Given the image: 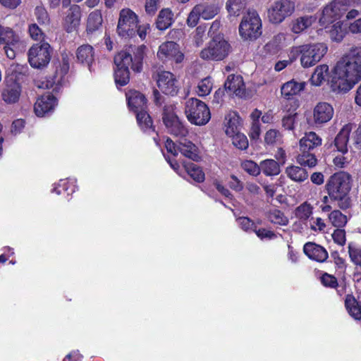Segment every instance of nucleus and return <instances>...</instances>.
Listing matches in <instances>:
<instances>
[{"label":"nucleus","mask_w":361,"mask_h":361,"mask_svg":"<svg viewBox=\"0 0 361 361\" xmlns=\"http://www.w3.org/2000/svg\"><path fill=\"white\" fill-rule=\"evenodd\" d=\"M135 115L136 121L139 128L143 132H155L153 120L149 114V109L138 111L133 113Z\"/></svg>","instance_id":"nucleus-28"},{"label":"nucleus","mask_w":361,"mask_h":361,"mask_svg":"<svg viewBox=\"0 0 361 361\" xmlns=\"http://www.w3.org/2000/svg\"><path fill=\"white\" fill-rule=\"evenodd\" d=\"M241 229L246 232H253L256 228V223L247 216H240L237 219Z\"/></svg>","instance_id":"nucleus-53"},{"label":"nucleus","mask_w":361,"mask_h":361,"mask_svg":"<svg viewBox=\"0 0 361 361\" xmlns=\"http://www.w3.org/2000/svg\"><path fill=\"white\" fill-rule=\"evenodd\" d=\"M329 32L332 41L341 42L347 34L348 30L343 28L341 21H338L331 27Z\"/></svg>","instance_id":"nucleus-41"},{"label":"nucleus","mask_w":361,"mask_h":361,"mask_svg":"<svg viewBox=\"0 0 361 361\" xmlns=\"http://www.w3.org/2000/svg\"><path fill=\"white\" fill-rule=\"evenodd\" d=\"M35 15L39 25H43L49 23V16L44 7L37 6L35 9Z\"/></svg>","instance_id":"nucleus-52"},{"label":"nucleus","mask_w":361,"mask_h":361,"mask_svg":"<svg viewBox=\"0 0 361 361\" xmlns=\"http://www.w3.org/2000/svg\"><path fill=\"white\" fill-rule=\"evenodd\" d=\"M200 7H197L196 5L189 13L186 21L187 25L189 27H194L197 25L200 17L201 16L200 13Z\"/></svg>","instance_id":"nucleus-57"},{"label":"nucleus","mask_w":361,"mask_h":361,"mask_svg":"<svg viewBox=\"0 0 361 361\" xmlns=\"http://www.w3.org/2000/svg\"><path fill=\"white\" fill-rule=\"evenodd\" d=\"M18 42L19 37L11 28L0 25V44L15 47Z\"/></svg>","instance_id":"nucleus-35"},{"label":"nucleus","mask_w":361,"mask_h":361,"mask_svg":"<svg viewBox=\"0 0 361 361\" xmlns=\"http://www.w3.org/2000/svg\"><path fill=\"white\" fill-rule=\"evenodd\" d=\"M280 164L274 159H265L260 163V169L267 176H277L281 172Z\"/></svg>","instance_id":"nucleus-37"},{"label":"nucleus","mask_w":361,"mask_h":361,"mask_svg":"<svg viewBox=\"0 0 361 361\" xmlns=\"http://www.w3.org/2000/svg\"><path fill=\"white\" fill-rule=\"evenodd\" d=\"M267 217L271 223L274 224L286 226L288 223V219L284 213L278 209L269 210L267 213Z\"/></svg>","instance_id":"nucleus-43"},{"label":"nucleus","mask_w":361,"mask_h":361,"mask_svg":"<svg viewBox=\"0 0 361 361\" xmlns=\"http://www.w3.org/2000/svg\"><path fill=\"white\" fill-rule=\"evenodd\" d=\"M329 72V66L326 64L318 66L310 78L311 82L315 86H319L325 80Z\"/></svg>","instance_id":"nucleus-42"},{"label":"nucleus","mask_w":361,"mask_h":361,"mask_svg":"<svg viewBox=\"0 0 361 361\" xmlns=\"http://www.w3.org/2000/svg\"><path fill=\"white\" fill-rule=\"evenodd\" d=\"M103 18L102 11L96 9L92 11L87 16L86 32L87 34H92L98 30L102 25Z\"/></svg>","instance_id":"nucleus-31"},{"label":"nucleus","mask_w":361,"mask_h":361,"mask_svg":"<svg viewBox=\"0 0 361 361\" xmlns=\"http://www.w3.org/2000/svg\"><path fill=\"white\" fill-rule=\"evenodd\" d=\"M207 32V26L200 25L197 27L193 36L194 43L197 47H200L204 42V37Z\"/></svg>","instance_id":"nucleus-58"},{"label":"nucleus","mask_w":361,"mask_h":361,"mask_svg":"<svg viewBox=\"0 0 361 361\" xmlns=\"http://www.w3.org/2000/svg\"><path fill=\"white\" fill-rule=\"evenodd\" d=\"M313 206L307 201H305L295 209V216L301 222L305 224L310 220L313 214Z\"/></svg>","instance_id":"nucleus-34"},{"label":"nucleus","mask_w":361,"mask_h":361,"mask_svg":"<svg viewBox=\"0 0 361 361\" xmlns=\"http://www.w3.org/2000/svg\"><path fill=\"white\" fill-rule=\"evenodd\" d=\"M166 126L170 134L179 137L180 139L185 137L188 134V130L179 118L176 119Z\"/></svg>","instance_id":"nucleus-36"},{"label":"nucleus","mask_w":361,"mask_h":361,"mask_svg":"<svg viewBox=\"0 0 361 361\" xmlns=\"http://www.w3.org/2000/svg\"><path fill=\"white\" fill-rule=\"evenodd\" d=\"M174 111L175 106L173 104L164 106L162 119L165 126H168V123L178 118Z\"/></svg>","instance_id":"nucleus-49"},{"label":"nucleus","mask_w":361,"mask_h":361,"mask_svg":"<svg viewBox=\"0 0 361 361\" xmlns=\"http://www.w3.org/2000/svg\"><path fill=\"white\" fill-rule=\"evenodd\" d=\"M157 83L161 91L167 95L175 96L179 90L178 81L176 76L169 71L158 73Z\"/></svg>","instance_id":"nucleus-15"},{"label":"nucleus","mask_w":361,"mask_h":361,"mask_svg":"<svg viewBox=\"0 0 361 361\" xmlns=\"http://www.w3.org/2000/svg\"><path fill=\"white\" fill-rule=\"evenodd\" d=\"M246 5L247 0H228L226 2V9L230 15L238 16L243 13Z\"/></svg>","instance_id":"nucleus-39"},{"label":"nucleus","mask_w":361,"mask_h":361,"mask_svg":"<svg viewBox=\"0 0 361 361\" xmlns=\"http://www.w3.org/2000/svg\"><path fill=\"white\" fill-rule=\"evenodd\" d=\"M344 305L350 317L355 320H361V305L353 294L345 295Z\"/></svg>","instance_id":"nucleus-29"},{"label":"nucleus","mask_w":361,"mask_h":361,"mask_svg":"<svg viewBox=\"0 0 361 361\" xmlns=\"http://www.w3.org/2000/svg\"><path fill=\"white\" fill-rule=\"evenodd\" d=\"M22 93L21 85L13 78H6L1 91V98L6 104H17Z\"/></svg>","instance_id":"nucleus-14"},{"label":"nucleus","mask_w":361,"mask_h":361,"mask_svg":"<svg viewBox=\"0 0 361 361\" xmlns=\"http://www.w3.org/2000/svg\"><path fill=\"white\" fill-rule=\"evenodd\" d=\"M224 88L237 97L240 98L245 97V85L241 75H229L224 82Z\"/></svg>","instance_id":"nucleus-22"},{"label":"nucleus","mask_w":361,"mask_h":361,"mask_svg":"<svg viewBox=\"0 0 361 361\" xmlns=\"http://www.w3.org/2000/svg\"><path fill=\"white\" fill-rule=\"evenodd\" d=\"M351 128L348 125L344 126L336 135L334 144L336 150L343 154L348 152V143L349 141Z\"/></svg>","instance_id":"nucleus-27"},{"label":"nucleus","mask_w":361,"mask_h":361,"mask_svg":"<svg viewBox=\"0 0 361 361\" xmlns=\"http://www.w3.org/2000/svg\"><path fill=\"white\" fill-rule=\"evenodd\" d=\"M326 195H324L322 199V205L321 209L323 212H329L332 209L331 203H336L338 204V199L336 197H332L330 192H325Z\"/></svg>","instance_id":"nucleus-54"},{"label":"nucleus","mask_w":361,"mask_h":361,"mask_svg":"<svg viewBox=\"0 0 361 361\" xmlns=\"http://www.w3.org/2000/svg\"><path fill=\"white\" fill-rule=\"evenodd\" d=\"M305 82H298L294 79L285 82L281 88V95L287 99L288 105L293 104V102L296 100L293 97L300 94L305 87Z\"/></svg>","instance_id":"nucleus-23"},{"label":"nucleus","mask_w":361,"mask_h":361,"mask_svg":"<svg viewBox=\"0 0 361 361\" xmlns=\"http://www.w3.org/2000/svg\"><path fill=\"white\" fill-rule=\"evenodd\" d=\"M298 107V100L293 101V104H290V105L288 104H285L284 109L286 111V114L283 116L281 120L282 126L285 130H294L298 116L296 110Z\"/></svg>","instance_id":"nucleus-24"},{"label":"nucleus","mask_w":361,"mask_h":361,"mask_svg":"<svg viewBox=\"0 0 361 361\" xmlns=\"http://www.w3.org/2000/svg\"><path fill=\"white\" fill-rule=\"evenodd\" d=\"M348 32L353 35L361 34V18L354 20L348 24Z\"/></svg>","instance_id":"nucleus-64"},{"label":"nucleus","mask_w":361,"mask_h":361,"mask_svg":"<svg viewBox=\"0 0 361 361\" xmlns=\"http://www.w3.org/2000/svg\"><path fill=\"white\" fill-rule=\"evenodd\" d=\"M157 56L161 61L173 60L177 63L182 62L184 59L178 44L174 42L162 43L159 47Z\"/></svg>","instance_id":"nucleus-16"},{"label":"nucleus","mask_w":361,"mask_h":361,"mask_svg":"<svg viewBox=\"0 0 361 361\" xmlns=\"http://www.w3.org/2000/svg\"><path fill=\"white\" fill-rule=\"evenodd\" d=\"M332 239L335 243L343 246L346 243V235L344 229L337 228L331 235Z\"/></svg>","instance_id":"nucleus-59"},{"label":"nucleus","mask_w":361,"mask_h":361,"mask_svg":"<svg viewBox=\"0 0 361 361\" xmlns=\"http://www.w3.org/2000/svg\"><path fill=\"white\" fill-rule=\"evenodd\" d=\"M76 58L80 63L87 66L91 71V67L94 61V48L88 44L80 46L76 50Z\"/></svg>","instance_id":"nucleus-25"},{"label":"nucleus","mask_w":361,"mask_h":361,"mask_svg":"<svg viewBox=\"0 0 361 361\" xmlns=\"http://www.w3.org/2000/svg\"><path fill=\"white\" fill-rule=\"evenodd\" d=\"M213 185L221 195L230 200L233 199V195L230 192V190L228 188L223 185L222 183L219 180L215 179L213 181Z\"/></svg>","instance_id":"nucleus-61"},{"label":"nucleus","mask_w":361,"mask_h":361,"mask_svg":"<svg viewBox=\"0 0 361 361\" xmlns=\"http://www.w3.org/2000/svg\"><path fill=\"white\" fill-rule=\"evenodd\" d=\"M299 143L300 153L296 157L297 162L302 166L314 167L317 159L313 151L322 145V139L315 132L310 131L305 133Z\"/></svg>","instance_id":"nucleus-4"},{"label":"nucleus","mask_w":361,"mask_h":361,"mask_svg":"<svg viewBox=\"0 0 361 361\" xmlns=\"http://www.w3.org/2000/svg\"><path fill=\"white\" fill-rule=\"evenodd\" d=\"M329 219L336 228H343L348 221L347 216L338 209L331 211L329 214Z\"/></svg>","instance_id":"nucleus-45"},{"label":"nucleus","mask_w":361,"mask_h":361,"mask_svg":"<svg viewBox=\"0 0 361 361\" xmlns=\"http://www.w3.org/2000/svg\"><path fill=\"white\" fill-rule=\"evenodd\" d=\"M52 191L59 195H61L65 198H68L74 192V189L73 185H71L68 181L61 180Z\"/></svg>","instance_id":"nucleus-46"},{"label":"nucleus","mask_w":361,"mask_h":361,"mask_svg":"<svg viewBox=\"0 0 361 361\" xmlns=\"http://www.w3.org/2000/svg\"><path fill=\"white\" fill-rule=\"evenodd\" d=\"M187 173L197 183H202L205 179V174L202 169L194 164L188 163L184 165Z\"/></svg>","instance_id":"nucleus-38"},{"label":"nucleus","mask_w":361,"mask_h":361,"mask_svg":"<svg viewBox=\"0 0 361 361\" xmlns=\"http://www.w3.org/2000/svg\"><path fill=\"white\" fill-rule=\"evenodd\" d=\"M286 173L291 180L302 183L308 178V173L306 169L295 165H291L286 169Z\"/></svg>","instance_id":"nucleus-33"},{"label":"nucleus","mask_w":361,"mask_h":361,"mask_svg":"<svg viewBox=\"0 0 361 361\" xmlns=\"http://www.w3.org/2000/svg\"><path fill=\"white\" fill-rule=\"evenodd\" d=\"M328 47L324 43L303 44L300 63L304 68H309L317 63L327 52Z\"/></svg>","instance_id":"nucleus-12"},{"label":"nucleus","mask_w":361,"mask_h":361,"mask_svg":"<svg viewBox=\"0 0 361 361\" xmlns=\"http://www.w3.org/2000/svg\"><path fill=\"white\" fill-rule=\"evenodd\" d=\"M348 252L350 262L356 268L361 269V247L350 242L348 245Z\"/></svg>","instance_id":"nucleus-40"},{"label":"nucleus","mask_w":361,"mask_h":361,"mask_svg":"<svg viewBox=\"0 0 361 361\" xmlns=\"http://www.w3.org/2000/svg\"><path fill=\"white\" fill-rule=\"evenodd\" d=\"M321 283L326 288H336L338 286V282L336 276L326 272L320 276Z\"/></svg>","instance_id":"nucleus-51"},{"label":"nucleus","mask_w":361,"mask_h":361,"mask_svg":"<svg viewBox=\"0 0 361 361\" xmlns=\"http://www.w3.org/2000/svg\"><path fill=\"white\" fill-rule=\"evenodd\" d=\"M28 31L30 37L35 40H39L44 38V33L42 30L36 23L30 25Z\"/></svg>","instance_id":"nucleus-62"},{"label":"nucleus","mask_w":361,"mask_h":361,"mask_svg":"<svg viewBox=\"0 0 361 361\" xmlns=\"http://www.w3.org/2000/svg\"><path fill=\"white\" fill-rule=\"evenodd\" d=\"M232 138L233 145L240 150H245L248 147V140L243 133L239 132L230 136Z\"/></svg>","instance_id":"nucleus-48"},{"label":"nucleus","mask_w":361,"mask_h":361,"mask_svg":"<svg viewBox=\"0 0 361 361\" xmlns=\"http://www.w3.org/2000/svg\"><path fill=\"white\" fill-rule=\"evenodd\" d=\"M311 24L312 20L310 17H299L292 20L291 30L295 34H299L310 27Z\"/></svg>","instance_id":"nucleus-44"},{"label":"nucleus","mask_w":361,"mask_h":361,"mask_svg":"<svg viewBox=\"0 0 361 361\" xmlns=\"http://www.w3.org/2000/svg\"><path fill=\"white\" fill-rule=\"evenodd\" d=\"M281 137V133L276 129L269 130L264 135V141L267 145H273Z\"/></svg>","instance_id":"nucleus-60"},{"label":"nucleus","mask_w":361,"mask_h":361,"mask_svg":"<svg viewBox=\"0 0 361 361\" xmlns=\"http://www.w3.org/2000/svg\"><path fill=\"white\" fill-rule=\"evenodd\" d=\"M144 45L130 46L125 50L118 52L114 57V78L117 88L126 86L130 81V68L135 73L142 70L145 56Z\"/></svg>","instance_id":"nucleus-2"},{"label":"nucleus","mask_w":361,"mask_h":361,"mask_svg":"<svg viewBox=\"0 0 361 361\" xmlns=\"http://www.w3.org/2000/svg\"><path fill=\"white\" fill-rule=\"evenodd\" d=\"M185 113L188 120L196 126H204L211 118V113L207 105L196 98H190L186 102Z\"/></svg>","instance_id":"nucleus-6"},{"label":"nucleus","mask_w":361,"mask_h":361,"mask_svg":"<svg viewBox=\"0 0 361 361\" xmlns=\"http://www.w3.org/2000/svg\"><path fill=\"white\" fill-rule=\"evenodd\" d=\"M350 0H333L323 9L319 23L322 25L333 23L340 19Z\"/></svg>","instance_id":"nucleus-13"},{"label":"nucleus","mask_w":361,"mask_h":361,"mask_svg":"<svg viewBox=\"0 0 361 361\" xmlns=\"http://www.w3.org/2000/svg\"><path fill=\"white\" fill-rule=\"evenodd\" d=\"M239 33L245 40H255L262 35V20L255 10H249L239 25Z\"/></svg>","instance_id":"nucleus-7"},{"label":"nucleus","mask_w":361,"mask_h":361,"mask_svg":"<svg viewBox=\"0 0 361 361\" xmlns=\"http://www.w3.org/2000/svg\"><path fill=\"white\" fill-rule=\"evenodd\" d=\"M331 257L335 264V267L338 270L344 271L346 269L347 264L344 258L340 256L338 251L334 250L331 252Z\"/></svg>","instance_id":"nucleus-56"},{"label":"nucleus","mask_w":361,"mask_h":361,"mask_svg":"<svg viewBox=\"0 0 361 361\" xmlns=\"http://www.w3.org/2000/svg\"><path fill=\"white\" fill-rule=\"evenodd\" d=\"M231 50V46L223 36H214L200 54L201 59L207 61H220L225 59Z\"/></svg>","instance_id":"nucleus-5"},{"label":"nucleus","mask_w":361,"mask_h":361,"mask_svg":"<svg viewBox=\"0 0 361 361\" xmlns=\"http://www.w3.org/2000/svg\"><path fill=\"white\" fill-rule=\"evenodd\" d=\"M197 87L198 95L204 97L210 93L212 89V83L209 78H206L200 81Z\"/></svg>","instance_id":"nucleus-55"},{"label":"nucleus","mask_w":361,"mask_h":361,"mask_svg":"<svg viewBox=\"0 0 361 361\" xmlns=\"http://www.w3.org/2000/svg\"><path fill=\"white\" fill-rule=\"evenodd\" d=\"M178 142V150L184 157L195 161H198L201 159L198 148L192 142L184 137L180 139Z\"/></svg>","instance_id":"nucleus-26"},{"label":"nucleus","mask_w":361,"mask_h":361,"mask_svg":"<svg viewBox=\"0 0 361 361\" xmlns=\"http://www.w3.org/2000/svg\"><path fill=\"white\" fill-rule=\"evenodd\" d=\"M225 133L228 136L233 135L240 131L241 119L237 112L232 111L228 114L225 117Z\"/></svg>","instance_id":"nucleus-30"},{"label":"nucleus","mask_w":361,"mask_h":361,"mask_svg":"<svg viewBox=\"0 0 361 361\" xmlns=\"http://www.w3.org/2000/svg\"><path fill=\"white\" fill-rule=\"evenodd\" d=\"M51 51L52 49L47 42L33 44L27 52L30 65L37 69L46 67L51 60Z\"/></svg>","instance_id":"nucleus-8"},{"label":"nucleus","mask_w":361,"mask_h":361,"mask_svg":"<svg viewBox=\"0 0 361 361\" xmlns=\"http://www.w3.org/2000/svg\"><path fill=\"white\" fill-rule=\"evenodd\" d=\"M56 104L57 99L53 94H44L35 103L34 111L38 117H43L53 112Z\"/></svg>","instance_id":"nucleus-18"},{"label":"nucleus","mask_w":361,"mask_h":361,"mask_svg":"<svg viewBox=\"0 0 361 361\" xmlns=\"http://www.w3.org/2000/svg\"><path fill=\"white\" fill-rule=\"evenodd\" d=\"M303 252L307 257L315 262L323 263L329 258L327 250L314 242H307L303 246Z\"/></svg>","instance_id":"nucleus-21"},{"label":"nucleus","mask_w":361,"mask_h":361,"mask_svg":"<svg viewBox=\"0 0 361 361\" xmlns=\"http://www.w3.org/2000/svg\"><path fill=\"white\" fill-rule=\"evenodd\" d=\"M127 106L130 111L134 113L148 108V100L141 92L130 89L126 92Z\"/></svg>","instance_id":"nucleus-19"},{"label":"nucleus","mask_w":361,"mask_h":361,"mask_svg":"<svg viewBox=\"0 0 361 361\" xmlns=\"http://www.w3.org/2000/svg\"><path fill=\"white\" fill-rule=\"evenodd\" d=\"M241 167L248 174L253 176H257L261 171L260 166H258L252 160H245L243 161L241 163Z\"/></svg>","instance_id":"nucleus-50"},{"label":"nucleus","mask_w":361,"mask_h":361,"mask_svg":"<svg viewBox=\"0 0 361 361\" xmlns=\"http://www.w3.org/2000/svg\"><path fill=\"white\" fill-rule=\"evenodd\" d=\"M70 68V59L67 54L61 55V61L56 66L54 72L47 75L42 82V87L57 92L62 86L63 80Z\"/></svg>","instance_id":"nucleus-9"},{"label":"nucleus","mask_w":361,"mask_h":361,"mask_svg":"<svg viewBox=\"0 0 361 361\" xmlns=\"http://www.w3.org/2000/svg\"><path fill=\"white\" fill-rule=\"evenodd\" d=\"M201 17L204 20L213 18L218 13V8L214 5L197 4Z\"/></svg>","instance_id":"nucleus-47"},{"label":"nucleus","mask_w":361,"mask_h":361,"mask_svg":"<svg viewBox=\"0 0 361 361\" xmlns=\"http://www.w3.org/2000/svg\"><path fill=\"white\" fill-rule=\"evenodd\" d=\"M173 23V13L170 8L161 9L157 16L156 25L159 30L168 29Z\"/></svg>","instance_id":"nucleus-32"},{"label":"nucleus","mask_w":361,"mask_h":361,"mask_svg":"<svg viewBox=\"0 0 361 361\" xmlns=\"http://www.w3.org/2000/svg\"><path fill=\"white\" fill-rule=\"evenodd\" d=\"M361 80V47H353L336 63L330 81L331 90L346 93Z\"/></svg>","instance_id":"nucleus-1"},{"label":"nucleus","mask_w":361,"mask_h":361,"mask_svg":"<svg viewBox=\"0 0 361 361\" xmlns=\"http://www.w3.org/2000/svg\"><path fill=\"white\" fill-rule=\"evenodd\" d=\"M295 11V3L290 0H277L269 8L267 16L269 22L280 24L290 16Z\"/></svg>","instance_id":"nucleus-11"},{"label":"nucleus","mask_w":361,"mask_h":361,"mask_svg":"<svg viewBox=\"0 0 361 361\" xmlns=\"http://www.w3.org/2000/svg\"><path fill=\"white\" fill-rule=\"evenodd\" d=\"M231 180L228 182L229 188L235 191L240 192L243 190V184L241 180L234 174L230 176Z\"/></svg>","instance_id":"nucleus-63"},{"label":"nucleus","mask_w":361,"mask_h":361,"mask_svg":"<svg viewBox=\"0 0 361 361\" xmlns=\"http://www.w3.org/2000/svg\"><path fill=\"white\" fill-rule=\"evenodd\" d=\"M138 24V17L131 9L126 8L121 10L117 25V32L122 37L135 36Z\"/></svg>","instance_id":"nucleus-10"},{"label":"nucleus","mask_w":361,"mask_h":361,"mask_svg":"<svg viewBox=\"0 0 361 361\" xmlns=\"http://www.w3.org/2000/svg\"><path fill=\"white\" fill-rule=\"evenodd\" d=\"M334 114L333 106L327 102H319L313 109V121L316 126H322L331 120Z\"/></svg>","instance_id":"nucleus-20"},{"label":"nucleus","mask_w":361,"mask_h":361,"mask_svg":"<svg viewBox=\"0 0 361 361\" xmlns=\"http://www.w3.org/2000/svg\"><path fill=\"white\" fill-rule=\"evenodd\" d=\"M353 177L347 171H339L331 174L326 181L324 192H330L338 199V207L342 210L350 208L352 200L350 192L353 186Z\"/></svg>","instance_id":"nucleus-3"},{"label":"nucleus","mask_w":361,"mask_h":361,"mask_svg":"<svg viewBox=\"0 0 361 361\" xmlns=\"http://www.w3.org/2000/svg\"><path fill=\"white\" fill-rule=\"evenodd\" d=\"M82 11L79 5L72 4L65 13L63 19L64 30L70 33L78 30L81 21Z\"/></svg>","instance_id":"nucleus-17"}]
</instances>
